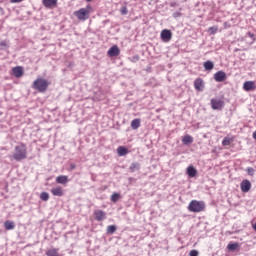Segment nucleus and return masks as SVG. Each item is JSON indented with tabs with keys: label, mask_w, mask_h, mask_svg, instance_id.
Listing matches in <instances>:
<instances>
[{
	"label": "nucleus",
	"mask_w": 256,
	"mask_h": 256,
	"mask_svg": "<svg viewBox=\"0 0 256 256\" xmlns=\"http://www.w3.org/2000/svg\"><path fill=\"white\" fill-rule=\"evenodd\" d=\"M12 75L16 77V79H19L20 77H23V67L16 66L12 69Z\"/></svg>",
	"instance_id": "9"
},
{
	"label": "nucleus",
	"mask_w": 256,
	"mask_h": 256,
	"mask_svg": "<svg viewBox=\"0 0 256 256\" xmlns=\"http://www.w3.org/2000/svg\"><path fill=\"white\" fill-rule=\"evenodd\" d=\"M182 142L184 143V145H189L190 143H193V137L191 135H185L182 138Z\"/></svg>",
	"instance_id": "24"
},
{
	"label": "nucleus",
	"mask_w": 256,
	"mask_h": 256,
	"mask_svg": "<svg viewBox=\"0 0 256 256\" xmlns=\"http://www.w3.org/2000/svg\"><path fill=\"white\" fill-rule=\"evenodd\" d=\"M225 79H227V74L223 71H218L214 74V80L217 83H223V81H225Z\"/></svg>",
	"instance_id": "7"
},
{
	"label": "nucleus",
	"mask_w": 256,
	"mask_h": 256,
	"mask_svg": "<svg viewBox=\"0 0 256 256\" xmlns=\"http://www.w3.org/2000/svg\"><path fill=\"white\" fill-rule=\"evenodd\" d=\"M48 87L49 82L43 78H37L32 84V89H35L39 93H45Z\"/></svg>",
	"instance_id": "2"
},
{
	"label": "nucleus",
	"mask_w": 256,
	"mask_h": 256,
	"mask_svg": "<svg viewBox=\"0 0 256 256\" xmlns=\"http://www.w3.org/2000/svg\"><path fill=\"white\" fill-rule=\"evenodd\" d=\"M119 53H120L119 46L114 45L108 50V57H117Z\"/></svg>",
	"instance_id": "11"
},
{
	"label": "nucleus",
	"mask_w": 256,
	"mask_h": 256,
	"mask_svg": "<svg viewBox=\"0 0 256 256\" xmlns=\"http://www.w3.org/2000/svg\"><path fill=\"white\" fill-rule=\"evenodd\" d=\"M190 256H199V251L197 250H191L189 253Z\"/></svg>",
	"instance_id": "35"
},
{
	"label": "nucleus",
	"mask_w": 256,
	"mask_h": 256,
	"mask_svg": "<svg viewBox=\"0 0 256 256\" xmlns=\"http://www.w3.org/2000/svg\"><path fill=\"white\" fill-rule=\"evenodd\" d=\"M160 37L164 43H169L173 37V34L171 33V30L164 29L161 31Z\"/></svg>",
	"instance_id": "6"
},
{
	"label": "nucleus",
	"mask_w": 256,
	"mask_h": 256,
	"mask_svg": "<svg viewBox=\"0 0 256 256\" xmlns=\"http://www.w3.org/2000/svg\"><path fill=\"white\" fill-rule=\"evenodd\" d=\"M0 47H1V49H5V47H9V45L7 44V41H1Z\"/></svg>",
	"instance_id": "34"
},
{
	"label": "nucleus",
	"mask_w": 256,
	"mask_h": 256,
	"mask_svg": "<svg viewBox=\"0 0 256 256\" xmlns=\"http://www.w3.org/2000/svg\"><path fill=\"white\" fill-rule=\"evenodd\" d=\"M4 228L6 229V231H13V229H15V222L11 220L5 221Z\"/></svg>",
	"instance_id": "17"
},
{
	"label": "nucleus",
	"mask_w": 256,
	"mask_h": 256,
	"mask_svg": "<svg viewBox=\"0 0 256 256\" xmlns=\"http://www.w3.org/2000/svg\"><path fill=\"white\" fill-rule=\"evenodd\" d=\"M121 199V195L119 193H114L111 195V201L112 203H117Z\"/></svg>",
	"instance_id": "27"
},
{
	"label": "nucleus",
	"mask_w": 256,
	"mask_h": 256,
	"mask_svg": "<svg viewBox=\"0 0 256 256\" xmlns=\"http://www.w3.org/2000/svg\"><path fill=\"white\" fill-rule=\"evenodd\" d=\"M40 199H41V201H49V193H47V192H42V193L40 194Z\"/></svg>",
	"instance_id": "28"
},
{
	"label": "nucleus",
	"mask_w": 256,
	"mask_h": 256,
	"mask_svg": "<svg viewBox=\"0 0 256 256\" xmlns=\"http://www.w3.org/2000/svg\"><path fill=\"white\" fill-rule=\"evenodd\" d=\"M23 0H10V3H21Z\"/></svg>",
	"instance_id": "38"
},
{
	"label": "nucleus",
	"mask_w": 256,
	"mask_h": 256,
	"mask_svg": "<svg viewBox=\"0 0 256 256\" xmlns=\"http://www.w3.org/2000/svg\"><path fill=\"white\" fill-rule=\"evenodd\" d=\"M210 105L214 111H221V109H223V107L225 105V102L221 99L212 98L210 100Z\"/></svg>",
	"instance_id": "5"
},
{
	"label": "nucleus",
	"mask_w": 256,
	"mask_h": 256,
	"mask_svg": "<svg viewBox=\"0 0 256 256\" xmlns=\"http://www.w3.org/2000/svg\"><path fill=\"white\" fill-rule=\"evenodd\" d=\"M141 127V120L139 118H136L132 120L131 122V128L134 130H137Z\"/></svg>",
	"instance_id": "20"
},
{
	"label": "nucleus",
	"mask_w": 256,
	"mask_h": 256,
	"mask_svg": "<svg viewBox=\"0 0 256 256\" xmlns=\"http://www.w3.org/2000/svg\"><path fill=\"white\" fill-rule=\"evenodd\" d=\"M115 231H117V226H115V225H110L106 229V233L108 235H113V233H115Z\"/></svg>",
	"instance_id": "25"
},
{
	"label": "nucleus",
	"mask_w": 256,
	"mask_h": 256,
	"mask_svg": "<svg viewBox=\"0 0 256 256\" xmlns=\"http://www.w3.org/2000/svg\"><path fill=\"white\" fill-rule=\"evenodd\" d=\"M129 153V150L125 146H120L117 148V154L119 157H125Z\"/></svg>",
	"instance_id": "18"
},
{
	"label": "nucleus",
	"mask_w": 256,
	"mask_h": 256,
	"mask_svg": "<svg viewBox=\"0 0 256 256\" xmlns=\"http://www.w3.org/2000/svg\"><path fill=\"white\" fill-rule=\"evenodd\" d=\"M91 13V7L88 6L86 8H81L78 11L74 12L75 17L79 19V21H87L89 19V15Z\"/></svg>",
	"instance_id": "4"
},
{
	"label": "nucleus",
	"mask_w": 256,
	"mask_h": 256,
	"mask_svg": "<svg viewBox=\"0 0 256 256\" xmlns=\"http://www.w3.org/2000/svg\"><path fill=\"white\" fill-rule=\"evenodd\" d=\"M56 183L60 185H67V183H69V177H67L66 175L57 176Z\"/></svg>",
	"instance_id": "14"
},
{
	"label": "nucleus",
	"mask_w": 256,
	"mask_h": 256,
	"mask_svg": "<svg viewBox=\"0 0 256 256\" xmlns=\"http://www.w3.org/2000/svg\"><path fill=\"white\" fill-rule=\"evenodd\" d=\"M120 13H121V15H127V13H129V10L127 9V6H123L120 9Z\"/></svg>",
	"instance_id": "31"
},
{
	"label": "nucleus",
	"mask_w": 256,
	"mask_h": 256,
	"mask_svg": "<svg viewBox=\"0 0 256 256\" xmlns=\"http://www.w3.org/2000/svg\"><path fill=\"white\" fill-rule=\"evenodd\" d=\"M243 89L244 91H255L256 89V85L253 81H246L243 84Z\"/></svg>",
	"instance_id": "10"
},
{
	"label": "nucleus",
	"mask_w": 256,
	"mask_h": 256,
	"mask_svg": "<svg viewBox=\"0 0 256 256\" xmlns=\"http://www.w3.org/2000/svg\"><path fill=\"white\" fill-rule=\"evenodd\" d=\"M46 255L47 256H61L59 254V249H57V248H52V249L47 250Z\"/></svg>",
	"instance_id": "23"
},
{
	"label": "nucleus",
	"mask_w": 256,
	"mask_h": 256,
	"mask_svg": "<svg viewBox=\"0 0 256 256\" xmlns=\"http://www.w3.org/2000/svg\"><path fill=\"white\" fill-rule=\"evenodd\" d=\"M187 175L191 178L195 177L197 175V169L193 166H189L187 168Z\"/></svg>",
	"instance_id": "21"
},
{
	"label": "nucleus",
	"mask_w": 256,
	"mask_h": 256,
	"mask_svg": "<svg viewBox=\"0 0 256 256\" xmlns=\"http://www.w3.org/2000/svg\"><path fill=\"white\" fill-rule=\"evenodd\" d=\"M194 88L196 89V91H203V89L205 88V85L203 84V79L197 78L194 81Z\"/></svg>",
	"instance_id": "12"
},
{
	"label": "nucleus",
	"mask_w": 256,
	"mask_h": 256,
	"mask_svg": "<svg viewBox=\"0 0 256 256\" xmlns=\"http://www.w3.org/2000/svg\"><path fill=\"white\" fill-rule=\"evenodd\" d=\"M52 195L54 197H63V188L61 186H57L51 189Z\"/></svg>",
	"instance_id": "13"
},
{
	"label": "nucleus",
	"mask_w": 256,
	"mask_h": 256,
	"mask_svg": "<svg viewBox=\"0 0 256 256\" xmlns=\"http://www.w3.org/2000/svg\"><path fill=\"white\" fill-rule=\"evenodd\" d=\"M247 36L250 37V39L252 40L250 45H253V42L256 40L255 38V34L251 33V32H248L247 33Z\"/></svg>",
	"instance_id": "32"
},
{
	"label": "nucleus",
	"mask_w": 256,
	"mask_h": 256,
	"mask_svg": "<svg viewBox=\"0 0 256 256\" xmlns=\"http://www.w3.org/2000/svg\"><path fill=\"white\" fill-rule=\"evenodd\" d=\"M129 169H130L131 173H135V171H139V169H141V164H139V162H133L130 165Z\"/></svg>",
	"instance_id": "22"
},
{
	"label": "nucleus",
	"mask_w": 256,
	"mask_h": 256,
	"mask_svg": "<svg viewBox=\"0 0 256 256\" xmlns=\"http://www.w3.org/2000/svg\"><path fill=\"white\" fill-rule=\"evenodd\" d=\"M209 32L211 33V35H215V33H217V27H210Z\"/></svg>",
	"instance_id": "33"
},
{
	"label": "nucleus",
	"mask_w": 256,
	"mask_h": 256,
	"mask_svg": "<svg viewBox=\"0 0 256 256\" xmlns=\"http://www.w3.org/2000/svg\"><path fill=\"white\" fill-rule=\"evenodd\" d=\"M42 3L46 9H51V7H55V5H57V0H42Z\"/></svg>",
	"instance_id": "16"
},
{
	"label": "nucleus",
	"mask_w": 256,
	"mask_h": 256,
	"mask_svg": "<svg viewBox=\"0 0 256 256\" xmlns=\"http://www.w3.org/2000/svg\"><path fill=\"white\" fill-rule=\"evenodd\" d=\"M176 5H177V3H175V2L170 3V7H175Z\"/></svg>",
	"instance_id": "40"
},
{
	"label": "nucleus",
	"mask_w": 256,
	"mask_h": 256,
	"mask_svg": "<svg viewBox=\"0 0 256 256\" xmlns=\"http://www.w3.org/2000/svg\"><path fill=\"white\" fill-rule=\"evenodd\" d=\"M173 17H174V19H177L178 17H181V12H174Z\"/></svg>",
	"instance_id": "36"
},
{
	"label": "nucleus",
	"mask_w": 256,
	"mask_h": 256,
	"mask_svg": "<svg viewBox=\"0 0 256 256\" xmlns=\"http://www.w3.org/2000/svg\"><path fill=\"white\" fill-rule=\"evenodd\" d=\"M246 171L248 175H250V177H253V175H255V169H253V167H248Z\"/></svg>",
	"instance_id": "30"
},
{
	"label": "nucleus",
	"mask_w": 256,
	"mask_h": 256,
	"mask_svg": "<svg viewBox=\"0 0 256 256\" xmlns=\"http://www.w3.org/2000/svg\"><path fill=\"white\" fill-rule=\"evenodd\" d=\"M13 159L15 161H23L24 159H27V146L25 144L15 146Z\"/></svg>",
	"instance_id": "1"
},
{
	"label": "nucleus",
	"mask_w": 256,
	"mask_h": 256,
	"mask_svg": "<svg viewBox=\"0 0 256 256\" xmlns=\"http://www.w3.org/2000/svg\"><path fill=\"white\" fill-rule=\"evenodd\" d=\"M96 221H103L105 220L106 214L103 210H95L94 211Z\"/></svg>",
	"instance_id": "15"
},
{
	"label": "nucleus",
	"mask_w": 256,
	"mask_h": 256,
	"mask_svg": "<svg viewBox=\"0 0 256 256\" xmlns=\"http://www.w3.org/2000/svg\"><path fill=\"white\" fill-rule=\"evenodd\" d=\"M240 189L242 193H249L251 191V182L249 180H243L240 183Z\"/></svg>",
	"instance_id": "8"
},
{
	"label": "nucleus",
	"mask_w": 256,
	"mask_h": 256,
	"mask_svg": "<svg viewBox=\"0 0 256 256\" xmlns=\"http://www.w3.org/2000/svg\"><path fill=\"white\" fill-rule=\"evenodd\" d=\"M205 210V202L192 200L188 205V211L190 213H201V211Z\"/></svg>",
	"instance_id": "3"
},
{
	"label": "nucleus",
	"mask_w": 256,
	"mask_h": 256,
	"mask_svg": "<svg viewBox=\"0 0 256 256\" xmlns=\"http://www.w3.org/2000/svg\"><path fill=\"white\" fill-rule=\"evenodd\" d=\"M222 145H223V147H227V146L231 145V138L225 137L222 141Z\"/></svg>",
	"instance_id": "29"
},
{
	"label": "nucleus",
	"mask_w": 256,
	"mask_h": 256,
	"mask_svg": "<svg viewBox=\"0 0 256 256\" xmlns=\"http://www.w3.org/2000/svg\"><path fill=\"white\" fill-rule=\"evenodd\" d=\"M86 1H91V0H86Z\"/></svg>",
	"instance_id": "41"
},
{
	"label": "nucleus",
	"mask_w": 256,
	"mask_h": 256,
	"mask_svg": "<svg viewBox=\"0 0 256 256\" xmlns=\"http://www.w3.org/2000/svg\"><path fill=\"white\" fill-rule=\"evenodd\" d=\"M237 247H239L238 243H230L227 246L228 251H237Z\"/></svg>",
	"instance_id": "26"
},
{
	"label": "nucleus",
	"mask_w": 256,
	"mask_h": 256,
	"mask_svg": "<svg viewBox=\"0 0 256 256\" xmlns=\"http://www.w3.org/2000/svg\"><path fill=\"white\" fill-rule=\"evenodd\" d=\"M203 67H204L205 71H213L215 64L213 63V61L208 60V61L204 62Z\"/></svg>",
	"instance_id": "19"
},
{
	"label": "nucleus",
	"mask_w": 256,
	"mask_h": 256,
	"mask_svg": "<svg viewBox=\"0 0 256 256\" xmlns=\"http://www.w3.org/2000/svg\"><path fill=\"white\" fill-rule=\"evenodd\" d=\"M133 61H139V55L134 56Z\"/></svg>",
	"instance_id": "39"
},
{
	"label": "nucleus",
	"mask_w": 256,
	"mask_h": 256,
	"mask_svg": "<svg viewBox=\"0 0 256 256\" xmlns=\"http://www.w3.org/2000/svg\"><path fill=\"white\" fill-rule=\"evenodd\" d=\"M77 167V165H75V164H70V171H73V170H75V168Z\"/></svg>",
	"instance_id": "37"
}]
</instances>
